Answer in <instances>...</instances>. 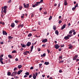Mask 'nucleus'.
I'll return each instance as SVG.
<instances>
[{
	"label": "nucleus",
	"mask_w": 79,
	"mask_h": 79,
	"mask_svg": "<svg viewBox=\"0 0 79 79\" xmlns=\"http://www.w3.org/2000/svg\"><path fill=\"white\" fill-rule=\"evenodd\" d=\"M23 71L22 70H20L18 71V72L17 73L18 75H20L21 73Z\"/></svg>",
	"instance_id": "f8f14e48"
},
{
	"label": "nucleus",
	"mask_w": 79,
	"mask_h": 79,
	"mask_svg": "<svg viewBox=\"0 0 79 79\" xmlns=\"http://www.w3.org/2000/svg\"><path fill=\"white\" fill-rule=\"evenodd\" d=\"M72 36V35H67L66 36H65L64 37V39L65 40H68L70 37Z\"/></svg>",
	"instance_id": "f257e3e1"
},
{
	"label": "nucleus",
	"mask_w": 79,
	"mask_h": 79,
	"mask_svg": "<svg viewBox=\"0 0 79 79\" xmlns=\"http://www.w3.org/2000/svg\"><path fill=\"white\" fill-rule=\"evenodd\" d=\"M3 60V58H0V61H2Z\"/></svg>",
	"instance_id": "09e8293b"
},
{
	"label": "nucleus",
	"mask_w": 79,
	"mask_h": 79,
	"mask_svg": "<svg viewBox=\"0 0 79 79\" xmlns=\"http://www.w3.org/2000/svg\"><path fill=\"white\" fill-rule=\"evenodd\" d=\"M7 8V6H5L3 7V9L4 10H6Z\"/></svg>",
	"instance_id": "cd10ccee"
},
{
	"label": "nucleus",
	"mask_w": 79,
	"mask_h": 79,
	"mask_svg": "<svg viewBox=\"0 0 79 79\" xmlns=\"http://www.w3.org/2000/svg\"><path fill=\"white\" fill-rule=\"evenodd\" d=\"M21 45L22 47L23 48H25L26 47V45L25 44H21Z\"/></svg>",
	"instance_id": "dca6fc26"
},
{
	"label": "nucleus",
	"mask_w": 79,
	"mask_h": 79,
	"mask_svg": "<svg viewBox=\"0 0 79 79\" xmlns=\"http://www.w3.org/2000/svg\"><path fill=\"white\" fill-rule=\"evenodd\" d=\"M59 58L60 59H62V57L61 56H60L59 57Z\"/></svg>",
	"instance_id": "13d9d810"
},
{
	"label": "nucleus",
	"mask_w": 79,
	"mask_h": 79,
	"mask_svg": "<svg viewBox=\"0 0 79 79\" xmlns=\"http://www.w3.org/2000/svg\"><path fill=\"white\" fill-rule=\"evenodd\" d=\"M74 57L76 58H77L78 57V55H76Z\"/></svg>",
	"instance_id": "f704fd0d"
},
{
	"label": "nucleus",
	"mask_w": 79,
	"mask_h": 79,
	"mask_svg": "<svg viewBox=\"0 0 79 79\" xmlns=\"http://www.w3.org/2000/svg\"><path fill=\"white\" fill-rule=\"evenodd\" d=\"M32 7L33 8H35V7H36V6L35 5H32Z\"/></svg>",
	"instance_id": "8fccbe9b"
},
{
	"label": "nucleus",
	"mask_w": 79,
	"mask_h": 79,
	"mask_svg": "<svg viewBox=\"0 0 79 79\" xmlns=\"http://www.w3.org/2000/svg\"><path fill=\"white\" fill-rule=\"evenodd\" d=\"M23 5L24 7L25 8H29V4H27V5H26L25 3H24Z\"/></svg>",
	"instance_id": "f03ea898"
},
{
	"label": "nucleus",
	"mask_w": 79,
	"mask_h": 79,
	"mask_svg": "<svg viewBox=\"0 0 79 79\" xmlns=\"http://www.w3.org/2000/svg\"><path fill=\"white\" fill-rule=\"evenodd\" d=\"M27 77V75H25L23 77L24 78H25V77Z\"/></svg>",
	"instance_id": "69168bd1"
},
{
	"label": "nucleus",
	"mask_w": 79,
	"mask_h": 79,
	"mask_svg": "<svg viewBox=\"0 0 79 79\" xmlns=\"http://www.w3.org/2000/svg\"><path fill=\"white\" fill-rule=\"evenodd\" d=\"M55 34L57 35H59V32L57 30H56L55 31Z\"/></svg>",
	"instance_id": "a211bd4d"
},
{
	"label": "nucleus",
	"mask_w": 79,
	"mask_h": 79,
	"mask_svg": "<svg viewBox=\"0 0 79 79\" xmlns=\"http://www.w3.org/2000/svg\"><path fill=\"white\" fill-rule=\"evenodd\" d=\"M35 75L36 76H37L38 75V73H35Z\"/></svg>",
	"instance_id": "e2e57ef3"
},
{
	"label": "nucleus",
	"mask_w": 79,
	"mask_h": 79,
	"mask_svg": "<svg viewBox=\"0 0 79 79\" xmlns=\"http://www.w3.org/2000/svg\"><path fill=\"white\" fill-rule=\"evenodd\" d=\"M73 48V46L72 45H70L69 46V49H71Z\"/></svg>",
	"instance_id": "c85d7f7f"
},
{
	"label": "nucleus",
	"mask_w": 79,
	"mask_h": 79,
	"mask_svg": "<svg viewBox=\"0 0 79 79\" xmlns=\"http://www.w3.org/2000/svg\"><path fill=\"white\" fill-rule=\"evenodd\" d=\"M7 75L8 76H10L11 75V73L10 72H8L7 73Z\"/></svg>",
	"instance_id": "b1692460"
},
{
	"label": "nucleus",
	"mask_w": 79,
	"mask_h": 79,
	"mask_svg": "<svg viewBox=\"0 0 79 79\" xmlns=\"http://www.w3.org/2000/svg\"><path fill=\"white\" fill-rule=\"evenodd\" d=\"M76 8L74 7L72 8V10H75L76 9Z\"/></svg>",
	"instance_id": "79ce46f5"
},
{
	"label": "nucleus",
	"mask_w": 79,
	"mask_h": 79,
	"mask_svg": "<svg viewBox=\"0 0 79 79\" xmlns=\"http://www.w3.org/2000/svg\"><path fill=\"white\" fill-rule=\"evenodd\" d=\"M55 48L56 49H58V48L60 47L59 46L58 44H55Z\"/></svg>",
	"instance_id": "39448f33"
},
{
	"label": "nucleus",
	"mask_w": 79,
	"mask_h": 79,
	"mask_svg": "<svg viewBox=\"0 0 79 79\" xmlns=\"http://www.w3.org/2000/svg\"><path fill=\"white\" fill-rule=\"evenodd\" d=\"M31 45V43L30 42H28L27 44H26V45L27 47H29Z\"/></svg>",
	"instance_id": "423d86ee"
},
{
	"label": "nucleus",
	"mask_w": 79,
	"mask_h": 79,
	"mask_svg": "<svg viewBox=\"0 0 79 79\" xmlns=\"http://www.w3.org/2000/svg\"><path fill=\"white\" fill-rule=\"evenodd\" d=\"M48 40L47 39H45L44 40H43L42 41V42L43 43H46L47 42Z\"/></svg>",
	"instance_id": "6e6552de"
},
{
	"label": "nucleus",
	"mask_w": 79,
	"mask_h": 79,
	"mask_svg": "<svg viewBox=\"0 0 79 79\" xmlns=\"http://www.w3.org/2000/svg\"><path fill=\"white\" fill-rule=\"evenodd\" d=\"M34 17V14H32L31 15V18H32Z\"/></svg>",
	"instance_id": "6e6d98bb"
},
{
	"label": "nucleus",
	"mask_w": 79,
	"mask_h": 79,
	"mask_svg": "<svg viewBox=\"0 0 79 79\" xmlns=\"http://www.w3.org/2000/svg\"><path fill=\"white\" fill-rule=\"evenodd\" d=\"M47 51L48 52V54L50 53V51L49 49H47Z\"/></svg>",
	"instance_id": "a19ab883"
},
{
	"label": "nucleus",
	"mask_w": 79,
	"mask_h": 79,
	"mask_svg": "<svg viewBox=\"0 0 79 79\" xmlns=\"http://www.w3.org/2000/svg\"><path fill=\"white\" fill-rule=\"evenodd\" d=\"M19 21L17 20H16L15 21V23H19Z\"/></svg>",
	"instance_id": "58836bf2"
},
{
	"label": "nucleus",
	"mask_w": 79,
	"mask_h": 79,
	"mask_svg": "<svg viewBox=\"0 0 79 79\" xmlns=\"http://www.w3.org/2000/svg\"><path fill=\"white\" fill-rule=\"evenodd\" d=\"M18 68L19 69H20L22 67V66L21 65H18Z\"/></svg>",
	"instance_id": "4be33fe9"
},
{
	"label": "nucleus",
	"mask_w": 79,
	"mask_h": 79,
	"mask_svg": "<svg viewBox=\"0 0 79 79\" xmlns=\"http://www.w3.org/2000/svg\"><path fill=\"white\" fill-rule=\"evenodd\" d=\"M32 77V74H31V75H29V77L30 78H31Z\"/></svg>",
	"instance_id": "49530a36"
},
{
	"label": "nucleus",
	"mask_w": 79,
	"mask_h": 79,
	"mask_svg": "<svg viewBox=\"0 0 79 79\" xmlns=\"http://www.w3.org/2000/svg\"><path fill=\"white\" fill-rule=\"evenodd\" d=\"M33 48V46L32 45L31 47V50H30V53H31L32 52V51Z\"/></svg>",
	"instance_id": "9b49d317"
},
{
	"label": "nucleus",
	"mask_w": 79,
	"mask_h": 79,
	"mask_svg": "<svg viewBox=\"0 0 79 79\" xmlns=\"http://www.w3.org/2000/svg\"><path fill=\"white\" fill-rule=\"evenodd\" d=\"M58 50L59 52H61L62 51V49L61 48L59 49Z\"/></svg>",
	"instance_id": "603ef678"
},
{
	"label": "nucleus",
	"mask_w": 79,
	"mask_h": 79,
	"mask_svg": "<svg viewBox=\"0 0 79 79\" xmlns=\"http://www.w3.org/2000/svg\"><path fill=\"white\" fill-rule=\"evenodd\" d=\"M46 46V44H43L42 45V47H45Z\"/></svg>",
	"instance_id": "5fc2aeb1"
},
{
	"label": "nucleus",
	"mask_w": 79,
	"mask_h": 79,
	"mask_svg": "<svg viewBox=\"0 0 79 79\" xmlns=\"http://www.w3.org/2000/svg\"><path fill=\"white\" fill-rule=\"evenodd\" d=\"M53 29L54 30H56V25H54L53 26Z\"/></svg>",
	"instance_id": "412c9836"
},
{
	"label": "nucleus",
	"mask_w": 79,
	"mask_h": 79,
	"mask_svg": "<svg viewBox=\"0 0 79 79\" xmlns=\"http://www.w3.org/2000/svg\"><path fill=\"white\" fill-rule=\"evenodd\" d=\"M17 73V72L15 71L14 72H13L12 74L10 75V76H14L15 74H16Z\"/></svg>",
	"instance_id": "7ed1b4c3"
},
{
	"label": "nucleus",
	"mask_w": 79,
	"mask_h": 79,
	"mask_svg": "<svg viewBox=\"0 0 79 79\" xmlns=\"http://www.w3.org/2000/svg\"><path fill=\"white\" fill-rule=\"evenodd\" d=\"M64 62V61L63 60H62L61 61H60L59 62V63H63Z\"/></svg>",
	"instance_id": "c9c22d12"
},
{
	"label": "nucleus",
	"mask_w": 79,
	"mask_h": 79,
	"mask_svg": "<svg viewBox=\"0 0 79 79\" xmlns=\"http://www.w3.org/2000/svg\"><path fill=\"white\" fill-rule=\"evenodd\" d=\"M49 64V63L48 62L46 61L44 63V64H45L46 65H48Z\"/></svg>",
	"instance_id": "aec40b11"
},
{
	"label": "nucleus",
	"mask_w": 79,
	"mask_h": 79,
	"mask_svg": "<svg viewBox=\"0 0 79 79\" xmlns=\"http://www.w3.org/2000/svg\"><path fill=\"white\" fill-rule=\"evenodd\" d=\"M72 33H73L72 31L70 30V31L69 32V34H72Z\"/></svg>",
	"instance_id": "4c0bfd02"
},
{
	"label": "nucleus",
	"mask_w": 79,
	"mask_h": 79,
	"mask_svg": "<svg viewBox=\"0 0 79 79\" xmlns=\"http://www.w3.org/2000/svg\"><path fill=\"white\" fill-rule=\"evenodd\" d=\"M72 59L73 60H77V58H75V57L73 56V59Z\"/></svg>",
	"instance_id": "c756f323"
},
{
	"label": "nucleus",
	"mask_w": 79,
	"mask_h": 79,
	"mask_svg": "<svg viewBox=\"0 0 79 79\" xmlns=\"http://www.w3.org/2000/svg\"><path fill=\"white\" fill-rule=\"evenodd\" d=\"M17 70V69L16 68H15L14 69V71H16V70Z\"/></svg>",
	"instance_id": "a18cd8bd"
},
{
	"label": "nucleus",
	"mask_w": 79,
	"mask_h": 79,
	"mask_svg": "<svg viewBox=\"0 0 79 79\" xmlns=\"http://www.w3.org/2000/svg\"><path fill=\"white\" fill-rule=\"evenodd\" d=\"M36 76L35 75V74H33V77L34 79H36Z\"/></svg>",
	"instance_id": "6ab92c4d"
},
{
	"label": "nucleus",
	"mask_w": 79,
	"mask_h": 79,
	"mask_svg": "<svg viewBox=\"0 0 79 79\" xmlns=\"http://www.w3.org/2000/svg\"><path fill=\"white\" fill-rule=\"evenodd\" d=\"M38 24L39 25H41V22H38Z\"/></svg>",
	"instance_id": "bf43d9fd"
},
{
	"label": "nucleus",
	"mask_w": 79,
	"mask_h": 79,
	"mask_svg": "<svg viewBox=\"0 0 79 79\" xmlns=\"http://www.w3.org/2000/svg\"><path fill=\"white\" fill-rule=\"evenodd\" d=\"M47 12L46 11L44 12V14H45V15L47 14Z\"/></svg>",
	"instance_id": "4d7b16f0"
},
{
	"label": "nucleus",
	"mask_w": 79,
	"mask_h": 79,
	"mask_svg": "<svg viewBox=\"0 0 79 79\" xmlns=\"http://www.w3.org/2000/svg\"><path fill=\"white\" fill-rule=\"evenodd\" d=\"M13 38V37H11V36H9L8 37V39L9 40H12V39Z\"/></svg>",
	"instance_id": "f3484780"
},
{
	"label": "nucleus",
	"mask_w": 79,
	"mask_h": 79,
	"mask_svg": "<svg viewBox=\"0 0 79 79\" xmlns=\"http://www.w3.org/2000/svg\"><path fill=\"white\" fill-rule=\"evenodd\" d=\"M23 16H21V18L22 19H23L24 18V14H23Z\"/></svg>",
	"instance_id": "37998d69"
},
{
	"label": "nucleus",
	"mask_w": 79,
	"mask_h": 79,
	"mask_svg": "<svg viewBox=\"0 0 79 79\" xmlns=\"http://www.w3.org/2000/svg\"><path fill=\"white\" fill-rule=\"evenodd\" d=\"M59 72L60 73H62L63 72L62 70H59Z\"/></svg>",
	"instance_id": "3c124183"
},
{
	"label": "nucleus",
	"mask_w": 79,
	"mask_h": 79,
	"mask_svg": "<svg viewBox=\"0 0 79 79\" xmlns=\"http://www.w3.org/2000/svg\"><path fill=\"white\" fill-rule=\"evenodd\" d=\"M24 27V24H23L22 25L20 24L18 26V28L20 27Z\"/></svg>",
	"instance_id": "1a4fd4ad"
},
{
	"label": "nucleus",
	"mask_w": 79,
	"mask_h": 79,
	"mask_svg": "<svg viewBox=\"0 0 79 79\" xmlns=\"http://www.w3.org/2000/svg\"><path fill=\"white\" fill-rule=\"evenodd\" d=\"M64 44L61 45V47H64Z\"/></svg>",
	"instance_id": "680f3d73"
},
{
	"label": "nucleus",
	"mask_w": 79,
	"mask_h": 79,
	"mask_svg": "<svg viewBox=\"0 0 79 79\" xmlns=\"http://www.w3.org/2000/svg\"><path fill=\"white\" fill-rule=\"evenodd\" d=\"M33 69V67H31V68H30V69Z\"/></svg>",
	"instance_id": "0e129e2a"
},
{
	"label": "nucleus",
	"mask_w": 79,
	"mask_h": 79,
	"mask_svg": "<svg viewBox=\"0 0 79 79\" xmlns=\"http://www.w3.org/2000/svg\"><path fill=\"white\" fill-rule=\"evenodd\" d=\"M76 34V32H74L73 33V35H75Z\"/></svg>",
	"instance_id": "338daca9"
},
{
	"label": "nucleus",
	"mask_w": 79,
	"mask_h": 79,
	"mask_svg": "<svg viewBox=\"0 0 79 79\" xmlns=\"http://www.w3.org/2000/svg\"><path fill=\"white\" fill-rule=\"evenodd\" d=\"M78 3H77V4H76V6H75V8H77V7H78Z\"/></svg>",
	"instance_id": "e433bc0d"
},
{
	"label": "nucleus",
	"mask_w": 79,
	"mask_h": 79,
	"mask_svg": "<svg viewBox=\"0 0 79 79\" xmlns=\"http://www.w3.org/2000/svg\"><path fill=\"white\" fill-rule=\"evenodd\" d=\"M25 52H26V53H29L30 52L29 51H25Z\"/></svg>",
	"instance_id": "864d4df0"
},
{
	"label": "nucleus",
	"mask_w": 79,
	"mask_h": 79,
	"mask_svg": "<svg viewBox=\"0 0 79 79\" xmlns=\"http://www.w3.org/2000/svg\"><path fill=\"white\" fill-rule=\"evenodd\" d=\"M8 57L10 58L11 59L12 58V56L11 55H8Z\"/></svg>",
	"instance_id": "a878e982"
},
{
	"label": "nucleus",
	"mask_w": 79,
	"mask_h": 79,
	"mask_svg": "<svg viewBox=\"0 0 79 79\" xmlns=\"http://www.w3.org/2000/svg\"><path fill=\"white\" fill-rule=\"evenodd\" d=\"M23 55H24V56H26L27 55V53H26V52H24L23 53Z\"/></svg>",
	"instance_id": "7c9ffc66"
},
{
	"label": "nucleus",
	"mask_w": 79,
	"mask_h": 79,
	"mask_svg": "<svg viewBox=\"0 0 79 79\" xmlns=\"http://www.w3.org/2000/svg\"><path fill=\"white\" fill-rule=\"evenodd\" d=\"M11 2V0H9L8 1V3H10Z\"/></svg>",
	"instance_id": "de8ad7c7"
},
{
	"label": "nucleus",
	"mask_w": 79,
	"mask_h": 79,
	"mask_svg": "<svg viewBox=\"0 0 79 79\" xmlns=\"http://www.w3.org/2000/svg\"><path fill=\"white\" fill-rule=\"evenodd\" d=\"M12 52V53H16L17 52L15 50H14Z\"/></svg>",
	"instance_id": "473e14b6"
},
{
	"label": "nucleus",
	"mask_w": 79,
	"mask_h": 79,
	"mask_svg": "<svg viewBox=\"0 0 79 79\" xmlns=\"http://www.w3.org/2000/svg\"><path fill=\"white\" fill-rule=\"evenodd\" d=\"M42 65V64H39V66L40 67H41V66Z\"/></svg>",
	"instance_id": "052dcab7"
},
{
	"label": "nucleus",
	"mask_w": 79,
	"mask_h": 79,
	"mask_svg": "<svg viewBox=\"0 0 79 79\" xmlns=\"http://www.w3.org/2000/svg\"><path fill=\"white\" fill-rule=\"evenodd\" d=\"M4 56L3 54H2L1 56H0V58H2V57H3Z\"/></svg>",
	"instance_id": "ea45409f"
},
{
	"label": "nucleus",
	"mask_w": 79,
	"mask_h": 79,
	"mask_svg": "<svg viewBox=\"0 0 79 79\" xmlns=\"http://www.w3.org/2000/svg\"><path fill=\"white\" fill-rule=\"evenodd\" d=\"M2 33H3V35H7V33H6V31H4L3 30L2 31Z\"/></svg>",
	"instance_id": "20e7f679"
},
{
	"label": "nucleus",
	"mask_w": 79,
	"mask_h": 79,
	"mask_svg": "<svg viewBox=\"0 0 79 79\" xmlns=\"http://www.w3.org/2000/svg\"><path fill=\"white\" fill-rule=\"evenodd\" d=\"M64 6H66L68 4L67 0H64Z\"/></svg>",
	"instance_id": "9d476101"
},
{
	"label": "nucleus",
	"mask_w": 79,
	"mask_h": 79,
	"mask_svg": "<svg viewBox=\"0 0 79 79\" xmlns=\"http://www.w3.org/2000/svg\"><path fill=\"white\" fill-rule=\"evenodd\" d=\"M32 34H31V33H30V34H29V35H28V37H31V36H32Z\"/></svg>",
	"instance_id": "393cba45"
},
{
	"label": "nucleus",
	"mask_w": 79,
	"mask_h": 79,
	"mask_svg": "<svg viewBox=\"0 0 79 79\" xmlns=\"http://www.w3.org/2000/svg\"><path fill=\"white\" fill-rule=\"evenodd\" d=\"M10 26H11V27H15V24L14 23H11V25H10Z\"/></svg>",
	"instance_id": "ddd939ff"
},
{
	"label": "nucleus",
	"mask_w": 79,
	"mask_h": 79,
	"mask_svg": "<svg viewBox=\"0 0 79 79\" xmlns=\"http://www.w3.org/2000/svg\"><path fill=\"white\" fill-rule=\"evenodd\" d=\"M40 2H36V4H35V5L36 6H39V4H40Z\"/></svg>",
	"instance_id": "4468645a"
},
{
	"label": "nucleus",
	"mask_w": 79,
	"mask_h": 79,
	"mask_svg": "<svg viewBox=\"0 0 79 79\" xmlns=\"http://www.w3.org/2000/svg\"><path fill=\"white\" fill-rule=\"evenodd\" d=\"M3 12L5 13H6V10H3Z\"/></svg>",
	"instance_id": "c03bdc74"
},
{
	"label": "nucleus",
	"mask_w": 79,
	"mask_h": 79,
	"mask_svg": "<svg viewBox=\"0 0 79 79\" xmlns=\"http://www.w3.org/2000/svg\"><path fill=\"white\" fill-rule=\"evenodd\" d=\"M22 8H23V7H22V6H19V10H21Z\"/></svg>",
	"instance_id": "2f4dec72"
},
{
	"label": "nucleus",
	"mask_w": 79,
	"mask_h": 79,
	"mask_svg": "<svg viewBox=\"0 0 79 79\" xmlns=\"http://www.w3.org/2000/svg\"><path fill=\"white\" fill-rule=\"evenodd\" d=\"M25 74L27 75V76H29L30 75V73L29 72H27V73H26Z\"/></svg>",
	"instance_id": "5701e85b"
},
{
	"label": "nucleus",
	"mask_w": 79,
	"mask_h": 79,
	"mask_svg": "<svg viewBox=\"0 0 79 79\" xmlns=\"http://www.w3.org/2000/svg\"><path fill=\"white\" fill-rule=\"evenodd\" d=\"M66 25L64 24L63 26H62V27L61 28V30H63L64 28L66 27Z\"/></svg>",
	"instance_id": "0eeeda50"
},
{
	"label": "nucleus",
	"mask_w": 79,
	"mask_h": 79,
	"mask_svg": "<svg viewBox=\"0 0 79 79\" xmlns=\"http://www.w3.org/2000/svg\"><path fill=\"white\" fill-rule=\"evenodd\" d=\"M46 56V53H44L43 55H41V57H45Z\"/></svg>",
	"instance_id": "2eb2a0df"
},
{
	"label": "nucleus",
	"mask_w": 79,
	"mask_h": 79,
	"mask_svg": "<svg viewBox=\"0 0 79 79\" xmlns=\"http://www.w3.org/2000/svg\"><path fill=\"white\" fill-rule=\"evenodd\" d=\"M52 18V16H50V18H49V20H51Z\"/></svg>",
	"instance_id": "bb28decb"
},
{
	"label": "nucleus",
	"mask_w": 79,
	"mask_h": 79,
	"mask_svg": "<svg viewBox=\"0 0 79 79\" xmlns=\"http://www.w3.org/2000/svg\"><path fill=\"white\" fill-rule=\"evenodd\" d=\"M62 22V21L61 20H59V23L60 24Z\"/></svg>",
	"instance_id": "72a5a7b5"
},
{
	"label": "nucleus",
	"mask_w": 79,
	"mask_h": 79,
	"mask_svg": "<svg viewBox=\"0 0 79 79\" xmlns=\"http://www.w3.org/2000/svg\"><path fill=\"white\" fill-rule=\"evenodd\" d=\"M79 61V59H77V60H76V62H77V61Z\"/></svg>",
	"instance_id": "774afa93"
}]
</instances>
